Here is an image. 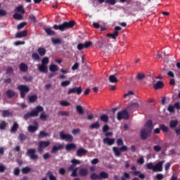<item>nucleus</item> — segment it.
Returning <instances> with one entry per match:
<instances>
[{
	"label": "nucleus",
	"instance_id": "nucleus-1",
	"mask_svg": "<svg viewBox=\"0 0 180 180\" xmlns=\"http://www.w3.org/2000/svg\"><path fill=\"white\" fill-rule=\"evenodd\" d=\"M44 108L43 106L37 105L34 110H32L31 112H27L25 115H24V119L27 120L30 119V117H36L39 116V113H40V112H44Z\"/></svg>",
	"mask_w": 180,
	"mask_h": 180
},
{
	"label": "nucleus",
	"instance_id": "nucleus-2",
	"mask_svg": "<svg viewBox=\"0 0 180 180\" xmlns=\"http://www.w3.org/2000/svg\"><path fill=\"white\" fill-rule=\"evenodd\" d=\"M18 91H20V98L25 99L26 98V94L30 92V88L26 84H20L18 86Z\"/></svg>",
	"mask_w": 180,
	"mask_h": 180
},
{
	"label": "nucleus",
	"instance_id": "nucleus-3",
	"mask_svg": "<svg viewBox=\"0 0 180 180\" xmlns=\"http://www.w3.org/2000/svg\"><path fill=\"white\" fill-rule=\"evenodd\" d=\"M59 136L60 137V140H65V141H68L69 143H72L74 140V136L70 134L64 133V131H61L59 132Z\"/></svg>",
	"mask_w": 180,
	"mask_h": 180
},
{
	"label": "nucleus",
	"instance_id": "nucleus-4",
	"mask_svg": "<svg viewBox=\"0 0 180 180\" xmlns=\"http://www.w3.org/2000/svg\"><path fill=\"white\" fill-rule=\"evenodd\" d=\"M27 155L30 157V160H32L33 161L39 160V155L36 154V149L34 148L27 149Z\"/></svg>",
	"mask_w": 180,
	"mask_h": 180
},
{
	"label": "nucleus",
	"instance_id": "nucleus-5",
	"mask_svg": "<svg viewBox=\"0 0 180 180\" xmlns=\"http://www.w3.org/2000/svg\"><path fill=\"white\" fill-rule=\"evenodd\" d=\"M130 116L129 115V112H127V110H123L122 111H120L117 112V120H122L129 119Z\"/></svg>",
	"mask_w": 180,
	"mask_h": 180
},
{
	"label": "nucleus",
	"instance_id": "nucleus-6",
	"mask_svg": "<svg viewBox=\"0 0 180 180\" xmlns=\"http://www.w3.org/2000/svg\"><path fill=\"white\" fill-rule=\"evenodd\" d=\"M140 136L141 140H147V139L151 136V131H149L147 128H144L141 130Z\"/></svg>",
	"mask_w": 180,
	"mask_h": 180
},
{
	"label": "nucleus",
	"instance_id": "nucleus-7",
	"mask_svg": "<svg viewBox=\"0 0 180 180\" xmlns=\"http://www.w3.org/2000/svg\"><path fill=\"white\" fill-rule=\"evenodd\" d=\"M131 171H134L133 172V174L134 175V176H139V178H140V179H144V178H146V174L141 173V172L137 170V167L136 166H132L131 167Z\"/></svg>",
	"mask_w": 180,
	"mask_h": 180
},
{
	"label": "nucleus",
	"instance_id": "nucleus-8",
	"mask_svg": "<svg viewBox=\"0 0 180 180\" xmlns=\"http://www.w3.org/2000/svg\"><path fill=\"white\" fill-rule=\"evenodd\" d=\"M119 30H122L121 27L120 26L115 27V32L112 34L111 33L107 34V37H111V39L116 40L117 36H119Z\"/></svg>",
	"mask_w": 180,
	"mask_h": 180
},
{
	"label": "nucleus",
	"instance_id": "nucleus-9",
	"mask_svg": "<svg viewBox=\"0 0 180 180\" xmlns=\"http://www.w3.org/2000/svg\"><path fill=\"white\" fill-rule=\"evenodd\" d=\"M71 94H76V95H81V94H82V87L75 86L74 88L69 89L68 95H71Z\"/></svg>",
	"mask_w": 180,
	"mask_h": 180
},
{
	"label": "nucleus",
	"instance_id": "nucleus-10",
	"mask_svg": "<svg viewBox=\"0 0 180 180\" xmlns=\"http://www.w3.org/2000/svg\"><path fill=\"white\" fill-rule=\"evenodd\" d=\"M140 104L139 102H133L131 101L129 104L127 105V110H130L131 112H134L136 109H139Z\"/></svg>",
	"mask_w": 180,
	"mask_h": 180
},
{
	"label": "nucleus",
	"instance_id": "nucleus-11",
	"mask_svg": "<svg viewBox=\"0 0 180 180\" xmlns=\"http://www.w3.org/2000/svg\"><path fill=\"white\" fill-rule=\"evenodd\" d=\"M51 143L49 141H42L39 143V145L38 146V151L39 153H43V150L44 148H46V147H49L50 146Z\"/></svg>",
	"mask_w": 180,
	"mask_h": 180
},
{
	"label": "nucleus",
	"instance_id": "nucleus-12",
	"mask_svg": "<svg viewBox=\"0 0 180 180\" xmlns=\"http://www.w3.org/2000/svg\"><path fill=\"white\" fill-rule=\"evenodd\" d=\"M164 162H165V160H162L154 165V172H162V165H164Z\"/></svg>",
	"mask_w": 180,
	"mask_h": 180
},
{
	"label": "nucleus",
	"instance_id": "nucleus-13",
	"mask_svg": "<svg viewBox=\"0 0 180 180\" xmlns=\"http://www.w3.org/2000/svg\"><path fill=\"white\" fill-rule=\"evenodd\" d=\"M75 26V21L70 20V22H63V27L65 30L67 29H72Z\"/></svg>",
	"mask_w": 180,
	"mask_h": 180
},
{
	"label": "nucleus",
	"instance_id": "nucleus-14",
	"mask_svg": "<svg viewBox=\"0 0 180 180\" xmlns=\"http://www.w3.org/2000/svg\"><path fill=\"white\" fill-rule=\"evenodd\" d=\"M115 139L106 137L103 139V144H107V146H113L115 144Z\"/></svg>",
	"mask_w": 180,
	"mask_h": 180
},
{
	"label": "nucleus",
	"instance_id": "nucleus-15",
	"mask_svg": "<svg viewBox=\"0 0 180 180\" xmlns=\"http://www.w3.org/2000/svg\"><path fill=\"white\" fill-rule=\"evenodd\" d=\"M89 174V171L86 167H82L79 170V176H88Z\"/></svg>",
	"mask_w": 180,
	"mask_h": 180
},
{
	"label": "nucleus",
	"instance_id": "nucleus-16",
	"mask_svg": "<svg viewBox=\"0 0 180 180\" xmlns=\"http://www.w3.org/2000/svg\"><path fill=\"white\" fill-rule=\"evenodd\" d=\"M38 70L39 72H43V74H47L49 72V68L46 65H39Z\"/></svg>",
	"mask_w": 180,
	"mask_h": 180
},
{
	"label": "nucleus",
	"instance_id": "nucleus-17",
	"mask_svg": "<svg viewBox=\"0 0 180 180\" xmlns=\"http://www.w3.org/2000/svg\"><path fill=\"white\" fill-rule=\"evenodd\" d=\"M88 150L84 149L83 148H79L76 152V155L77 157H83V155H86Z\"/></svg>",
	"mask_w": 180,
	"mask_h": 180
},
{
	"label": "nucleus",
	"instance_id": "nucleus-18",
	"mask_svg": "<svg viewBox=\"0 0 180 180\" xmlns=\"http://www.w3.org/2000/svg\"><path fill=\"white\" fill-rule=\"evenodd\" d=\"M27 36V30H23L18 32L15 34L16 39H22V37H26Z\"/></svg>",
	"mask_w": 180,
	"mask_h": 180
},
{
	"label": "nucleus",
	"instance_id": "nucleus-19",
	"mask_svg": "<svg viewBox=\"0 0 180 180\" xmlns=\"http://www.w3.org/2000/svg\"><path fill=\"white\" fill-rule=\"evenodd\" d=\"M61 148H63L62 144H58V146H53L51 150V153L52 154H56V153H57V151H60V150H61Z\"/></svg>",
	"mask_w": 180,
	"mask_h": 180
},
{
	"label": "nucleus",
	"instance_id": "nucleus-20",
	"mask_svg": "<svg viewBox=\"0 0 180 180\" xmlns=\"http://www.w3.org/2000/svg\"><path fill=\"white\" fill-rule=\"evenodd\" d=\"M145 127H147V130H149V131H151L153 129H154V125L153 124V120H149L147 121V122L145 124Z\"/></svg>",
	"mask_w": 180,
	"mask_h": 180
},
{
	"label": "nucleus",
	"instance_id": "nucleus-21",
	"mask_svg": "<svg viewBox=\"0 0 180 180\" xmlns=\"http://www.w3.org/2000/svg\"><path fill=\"white\" fill-rule=\"evenodd\" d=\"M19 68L21 72H26L27 70H29V66H27V65H26L25 63H21L20 64Z\"/></svg>",
	"mask_w": 180,
	"mask_h": 180
},
{
	"label": "nucleus",
	"instance_id": "nucleus-22",
	"mask_svg": "<svg viewBox=\"0 0 180 180\" xmlns=\"http://www.w3.org/2000/svg\"><path fill=\"white\" fill-rule=\"evenodd\" d=\"M153 88L155 90L164 88V82H162V81H158L156 84L153 85Z\"/></svg>",
	"mask_w": 180,
	"mask_h": 180
},
{
	"label": "nucleus",
	"instance_id": "nucleus-23",
	"mask_svg": "<svg viewBox=\"0 0 180 180\" xmlns=\"http://www.w3.org/2000/svg\"><path fill=\"white\" fill-rule=\"evenodd\" d=\"M99 179H108L109 178V174L106 173V172H101L98 174Z\"/></svg>",
	"mask_w": 180,
	"mask_h": 180
},
{
	"label": "nucleus",
	"instance_id": "nucleus-24",
	"mask_svg": "<svg viewBox=\"0 0 180 180\" xmlns=\"http://www.w3.org/2000/svg\"><path fill=\"white\" fill-rule=\"evenodd\" d=\"M6 95L9 99H12V98H14L15 95H16V93L13 91V90L8 89L6 91Z\"/></svg>",
	"mask_w": 180,
	"mask_h": 180
},
{
	"label": "nucleus",
	"instance_id": "nucleus-25",
	"mask_svg": "<svg viewBox=\"0 0 180 180\" xmlns=\"http://www.w3.org/2000/svg\"><path fill=\"white\" fill-rule=\"evenodd\" d=\"M53 29H54L55 30H60V32H64L65 29H64V24H60L59 25H53Z\"/></svg>",
	"mask_w": 180,
	"mask_h": 180
},
{
	"label": "nucleus",
	"instance_id": "nucleus-26",
	"mask_svg": "<svg viewBox=\"0 0 180 180\" xmlns=\"http://www.w3.org/2000/svg\"><path fill=\"white\" fill-rule=\"evenodd\" d=\"M18 129H19V124L15 122L11 127V133H16L18 131Z\"/></svg>",
	"mask_w": 180,
	"mask_h": 180
},
{
	"label": "nucleus",
	"instance_id": "nucleus-27",
	"mask_svg": "<svg viewBox=\"0 0 180 180\" xmlns=\"http://www.w3.org/2000/svg\"><path fill=\"white\" fill-rule=\"evenodd\" d=\"M77 146L75 143H68L65 146L67 151H71V150H75Z\"/></svg>",
	"mask_w": 180,
	"mask_h": 180
},
{
	"label": "nucleus",
	"instance_id": "nucleus-28",
	"mask_svg": "<svg viewBox=\"0 0 180 180\" xmlns=\"http://www.w3.org/2000/svg\"><path fill=\"white\" fill-rule=\"evenodd\" d=\"M178 126V120H172L169 122V127L170 129H175Z\"/></svg>",
	"mask_w": 180,
	"mask_h": 180
},
{
	"label": "nucleus",
	"instance_id": "nucleus-29",
	"mask_svg": "<svg viewBox=\"0 0 180 180\" xmlns=\"http://www.w3.org/2000/svg\"><path fill=\"white\" fill-rule=\"evenodd\" d=\"M112 151L115 157H120V155H122V153H120V149H119L118 147H116V146L113 147Z\"/></svg>",
	"mask_w": 180,
	"mask_h": 180
},
{
	"label": "nucleus",
	"instance_id": "nucleus-30",
	"mask_svg": "<svg viewBox=\"0 0 180 180\" xmlns=\"http://www.w3.org/2000/svg\"><path fill=\"white\" fill-rule=\"evenodd\" d=\"M37 52L41 57H44V56H46V53L47 52V51H46V49L41 47L38 49Z\"/></svg>",
	"mask_w": 180,
	"mask_h": 180
},
{
	"label": "nucleus",
	"instance_id": "nucleus-31",
	"mask_svg": "<svg viewBox=\"0 0 180 180\" xmlns=\"http://www.w3.org/2000/svg\"><path fill=\"white\" fill-rule=\"evenodd\" d=\"M49 70L51 71V72H57V71H58V66L55 64H51L49 66Z\"/></svg>",
	"mask_w": 180,
	"mask_h": 180
},
{
	"label": "nucleus",
	"instance_id": "nucleus-32",
	"mask_svg": "<svg viewBox=\"0 0 180 180\" xmlns=\"http://www.w3.org/2000/svg\"><path fill=\"white\" fill-rule=\"evenodd\" d=\"M37 99H38L37 95H32L28 97V101L30 103H34V102H36Z\"/></svg>",
	"mask_w": 180,
	"mask_h": 180
},
{
	"label": "nucleus",
	"instance_id": "nucleus-33",
	"mask_svg": "<svg viewBox=\"0 0 180 180\" xmlns=\"http://www.w3.org/2000/svg\"><path fill=\"white\" fill-rule=\"evenodd\" d=\"M100 120L103 122V123H108L109 122V117L106 115H102L100 116Z\"/></svg>",
	"mask_w": 180,
	"mask_h": 180
},
{
	"label": "nucleus",
	"instance_id": "nucleus-34",
	"mask_svg": "<svg viewBox=\"0 0 180 180\" xmlns=\"http://www.w3.org/2000/svg\"><path fill=\"white\" fill-rule=\"evenodd\" d=\"M144 78H146V74H144L143 72H139L136 75V79L138 81H143V79H144Z\"/></svg>",
	"mask_w": 180,
	"mask_h": 180
},
{
	"label": "nucleus",
	"instance_id": "nucleus-35",
	"mask_svg": "<svg viewBox=\"0 0 180 180\" xmlns=\"http://www.w3.org/2000/svg\"><path fill=\"white\" fill-rule=\"evenodd\" d=\"M109 81L112 84H116V82H119V80L117 79V78H116V76H115L114 75H112L109 77Z\"/></svg>",
	"mask_w": 180,
	"mask_h": 180
},
{
	"label": "nucleus",
	"instance_id": "nucleus-36",
	"mask_svg": "<svg viewBox=\"0 0 180 180\" xmlns=\"http://www.w3.org/2000/svg\"><path fill=\"white\" fill-rule=\"evenodd\" d=\"M15 12H20V13H25L26 10H25V8L22 5L18 6L15 8Z\"/></svg>",
	"mask_w": 180,
	"mask_h": 180
},
{
	"label": "nucleus",
	"instance_id": "nucleus-37",
	"mask_svg": "<svg viewBox=\"0 0 180 180\" xmlns=\"http://www.w3.org/2000/svg\"><path fill=\"white\" fill-rule=\"evenodd\" d=\"M45 32L48 34V36H56V32L50 28H46Z\"/></svg>",
	"mask_w": 180,
	"mask_h": 180
},
{
	"label": "nucleus",
	"instance_id": "nucleus-38",
	"mask_svg": "<svg viewBox=\"0 0 180 180\" xmlns=\"http://www.w3.org/2000/svg\"><path fill=\"white\" fill-rule=\"evenodd\" d=\"M99 127H101V124H99V122H98V121H96V122H94L90 125V129H99Z\"/></svg>",
	"mask_w": 180,
	"mask_h": 180
},
{
	"label": "nucleus",
	"instance_id": "nucleus-39",
	"mask_svg": "<svg viewBox=\"0 0 180 180\" xmlns=\"http://www.w3.org/2000/svg\"><path fill=\"white\" fill-rule=\"evenodd\" d=\"M160 129L163 131V133H168V130H169V128L168 127L165 126V124H162L160 125Z\"/></svg>",
	"mask_w": 180,
	"mask_h": 180
},
{
	"label": "nucleus",
	"instance_id": "nucleus-40",
	"mask_svg": "<svg viewBox=\"0 0 180 180\" xmlns=\"http://www.w3.org/2000/svg\"><path fill=\"white\" fill-rule=\"evenodd\" d=\"M47 176H49V180H57V177L53 174V172L49 171L46 174Z\"/></svg>",
	"mask_w": 180,
	"mask_h": 180
},
{
	"label": "nucleus",
	"instance_id": "nucleus-41",
	"mask_svg": "<svg viewBox=\"0 0 180 180\" xmlns=\"http://www.w3.org/2000/svg\"><path fill=\"white\" fill-rule=\"evenodd\" d=\"M76 110L77 113L79 115H84V108H82V105H79L76 106Z\"/></svg>",
	"mask_w": 180,
	"mask_h": 180
},
{
	"label": "nucleus",
	"instance_id": "nucleus-42",
	"mask_svg": "<svg viewBox=\"0 0 180 180\" xmlns=\"http://www.w3.org/2000/svg\"><path fill=\"white\" fill-rule=\"evenodd\" d=\"M32 58L34 61H40V56L37 53H33L32 54Z\"/></svg>",
	"mask_w": 180,
	"mask_h": 180
},
{
	"label": "nucleus",
	"instance_id": "nucleus-43",
	"mask_svg": "<svg viewBox=\"0 0 180 180\" xmlns=\"http://www.w3.org/2000/svg\"><path fill=\"white\" fill-rule=\"evenodd\" d=\"M13 19H15V20H22V19H23V16L20 13H15L13 15Z\"/></svg>",
	"mask_w": 180,
	"mask_h": 180
},
{
	"label": "nucleus",
	"instance_id": "nucleus-44",
	"mask_svg": "<svg viewBox=\"0 0 180 180\" xmlns=\"http://www.w3.org/2000/svg\"><path fill=\"white\" fill-rule=\"evenodd\" d=\"M51 41L53 44H61V43H63V41L59 38H57V39L52 38Z\"/></svg>",
	"mask_w": 180,
	"mask_h": 180
},
{
	"label": "nucleus",
	"instance_id": "nucleus-45",
	"mask_svg": "<svg viewBox=\"0 0 180 180\" xmlns=\"http://www.w3.org/2000/svg\"><path fill=\"white\" fill-rule=\"evenodd\" d=\"M49 136V134L44 132V131H41L38 134L39 139H44V137Z\"/></svg>",
	"mask_w": 180,
	"mask_h": 180
},
{
	"label": "nucleus",
	"instance_id": "nucleus-46",
	"mask_svg": "<svg viewBox=\"0 0 180 180\" xmlns=\"http://www.w3.org/2000/svg\"><path fill=\"white\" fill-rule=\"evenodd\" d=\"M37 130V127L36 126L30 125L28 127V131H30V133H34V131H36Z\"/></svg>",
	"mask_w": 180,
	"mask_h": 180
},
{
	"label": "nucleus",
	"instance_id": "nucleus-47",
	"mask_svg": "<svg viewBox=\"0 0 180 180\" xmlns=\"http://www.w3.org/2000/svg\"><path fill=\"white\" fill-rule=\"evenodd\" d=\"M48 117H49V116L47 115H46L44 112L41 113L39 115L40 120H42L43 122H46V120H47Z\"/></svg>",
	"mask_w": 180,
	"mask_h": 180
},
{
	"label": "nucleus",
	"instance_id": "nucleus-48",
	"mask_svg": "<svg viewBox=\"0 0 180 180\" xmlns=\"http://www.w3.org/2000/svg\"><path fill=\"white\" fill-rule=\"evenodd\" d=\"M71 172L72 174H70V176H72L73 178L78 176V167H76L74 170H72Z\"/></svg>",
	"mask_w": 180,
	"mask_h": 180
},
{
	"label": "nucleus",
	"instance_id": "nucleus-49",
	"mask_svg": "<svg viewBox=\"0 0 180 180\" xmlns=\"http://www.w3.org/2000/svg\"><path fill=\"white\" fill-rule=\"evenodd\" d=\"M130 179V174L128 172H124L123 176H121V180Z\"/></svg>",
	"mask_w": 180,
	"mask_h": 180
},
{
	"label": "nucleus",
	"instance_id": "nucleus-50",
	"mask_svg": "<svg viewBox=\"0 0 180 180\" xmlns=\"http://www.w3.org/2000/svg\"><path fill=\"white\" fill-rule=\"evenodd\" d=\"M6 126H8V124L6 121H2L0 123V130H5L6 129Z\"/></svg>",
	"mask_w": 180,
	"mask_h": 180
},
{
	"label": "nucleus",
	"instance_id": "nucleus-51",
	"mask_svg": "<svg viewBox=\"0 0 180 180\" xmlns=\"http://www.w3.org/2000/svg\"><path fill=\"white\" fill-rule=\"evenodd\" d=\"M90 179L91 180H97L99 179V174H96V173H92L90 175Z\"/></svg>",
	"mask_w": 180,
	"mask_h": 180
},
{
	"label": "nucleus",
	"instance_id": "nucleus-52",
	"mask_svg": "<svg viewBox=\"0 0 180 180\" xmlns=\"http://www.w3.org/2000/svg\"><path fill=\"white\" fill-rule=\"evenodd\" d=\"M22 174H29L32 171V169L29 167H25L22 169Z\"/></svg>",
	"mask_w": 180,
	"mask_h": 180
},
{
	"label": "nucleus",
	"instance_id": "nucleus-53",
	"mask_svg": "<svg viewBox=\"0 0 180 180\" xmlns=\"http://www.w3.org/2000/svg\"><path fill=\"white\" fill-rule=\"evenodd\" d=\"M29 19L31 22H33V23H37V19L36 18V16L33 14H31L29 15Z\"/></svg>",
	"mask_w": 180,
	"mask_h": 180
},
{
	"label": "nucleus",
	"instance_id": "nucleus-54",
	"mask_svg": "<svg viewBox=\"0 0 180 180\" xmlns=\"http://www.w3.org/2000/svg\"><path fill=\"white\" fill-rule=\"evenodd\" d=\"M70 84H71V81L70 80H65L60 83V86L63 87L68 86V85H70Z\"/></svg>",
	"mask_w": 180,
	"mask_h": 180
},
{
	"label": "nucleus",
	"instance_id": "nucleus-55",
	"mask_svg": "<svg viewBox=\"0 0 180 180\" xmlns=\"http://www.w3.org/2000/svg\"><path fill=\"white\" fill-rule=\"evenodd\" d=\"M13 175H15V176H19V175H20V169L19 167H15L14 169Z\"/></svg>",
	"mask_w": 180,
	"mask_h": 180
},
{
	"label": "nucleus",
	"instance_id": "nucleus-56",
	"mask_svg": "<svg viewBox=\"0 0 180 180\" xmlns=\"http://www.w3.org/2000/svg\"><path fill=\"white\" fill-rule=\"evenodd\" d=\"M49 58L44 57V58H43V59L41 60V65H47V64H49Z\"/></svg>",
	"mask_w": 180,
	"mask_h": 180
},
{
	"label": "nucleus",
	"instance_id": "nucleus-57",
	"mask_svg": "<svg viewBox=\"0 0 180 180\" xmlns=\"http://www.w3.org/2000/svg\"><path fill=\"white\" fill-rule=\"evenodd\" d=\"M167 110L170 113H174L175 112V107L172 105H169L167 107Z\"/></svg>",
	"mask_w": 180,
	"mask_h": 180
},
{
	"label": "nucleus",
	"instance_id": "nucleus-58",
	"mask_svg": "<svg viewBox=\"0 0 180 180\" xmlns=\"http://www.w3.org/2000/svg\"><path fill=\"white\" fill-rule=\"evenodd\" d=\"M59 116H70V112L67 111H59L58 112Z\"/></svg>",
	"mask_w": 180,
	"mask_h": 180
},
{
	"label": "nucleus",
	"instance_id": "nucleus-59",
	"mask_svg": "<svg viewBox=\"0 0 180 180\" xmlns=\"http://www.w3.org/2000/svg\"><path fill=\"white\" fill-rule=\"evenodd\" d=\"M3 117H8L11 116V112L8 110H4L2 111Z\"/></svg>",
	"mask_w": 180,
	"mask_h": 180
},
{
	"label": "nucleus",
	"instance_id": "nucleus-60",
	"mask_svg": "<svg viewBox=\"0 0 180 180\" xmlns=\"http://www.w3.org/2000/svg\"><path fill=\"white\" fill-rule=\"evenodd\" d=\"M26 25H27V22H20V23L18 25V27H17L18 30H20V29H23V27L26 26Z\"/></svg>",
	"mask_w": 180,
	"mask_h": 180
},
{
	"label": "nucleus",
	"instance_id": "nucleus-61",
	"mask_svg": "<svg viewBox=\"0 0 180 180\" xmlns=\"http://www.w3.org/2000/svg\"><path fill=\"white\" fill-rule=\"evenodd\" d=\"M22 79H24V81H26V82H29L30 81H33V76H24L22 77Z\"/></svg>",
	"mask_w": 180,
	"mask_h": 180
},
{
	"label": "nucleus",
	"instance_id": "nucleus-62",
	"mask_svg": "<svg viewBox=\"0 0 180 180\" xmlns=\"http://www.w3.org/2000/svg\"><path fill=\"white\" fill-rule=\"evenodd\" d=\"M18 139L20 140V141H25V140H26V135H25V134H20L18 136Z\"/></svg>",
	"mask_w": 180,
	"mask_h": 180
},
{
	"label": "nucleus",
	"instance_id": "nucleus-63",
	"mask_svg": "<svg viewBox=\"0 0 180 180\" xmlns=\"http://www.w3.org/2000/svg\"><path fill=\"white\" fill-rule=\"evenodd\" d=\"M155 179H157V180H163L164 179V174H161V173H159V174H156Z\"/></svg>",
	"mask_w": 180,
	"mask_h": 180
},
{
	"label": "nucleus",
	"instance_id": "nucleus-64",
	"mask_svg": "<svg viewBox=\"0 0 180 180\" xmlns=\"http://www.w3.org/2000/svg\"><path fill=\"white\" fill-rule=\"evenodd\" d=\"M6 74H13V68L12 67L7 68Z\"/></svg>",
	"mask_w": 180,
	"mask_h": 180
}]
</instances>
